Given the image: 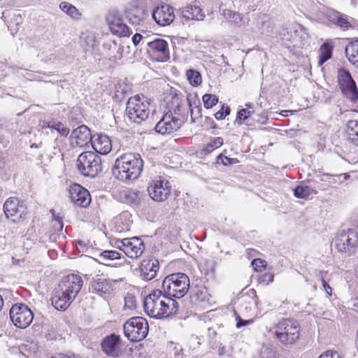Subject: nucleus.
<instances>
[{"label": "nucleus", "mask_w": 358, "mask_h": 358, "mask_svg": "<svg viewBox=\"0 0 358 358\" xmlns=\"http://www.w3.org/2000/svg\"><path fill=\"white\" fill-rule=\"evenodd\" d=\"M168 111L157 122L155 130L161 134H169L180 128L187 107H191L187 96L181 93L171 94L166 97Z\"/></svg>", "instance_id": "obj_1"}, {"label": "nucleus", "mask_w": 358, "mask_h": 358, "mask_svg": "<svg viewBox=\"0 0 358 358\" xmlns=\"http://www.w3.org/2000/svg\"><path fill=\"white\" fill-rule=\"evenodd\" d=\"M143 168V162L140 154L128 152L116 159L112 173L118 180L130 183L140 176Z\"/></svg>", "instance_id": "obj_2"}, {"label": "nucleus", "mask_w": 358, "mask_h": 358, "mask_svg": "<svg viewBox=\"0 0 358 358\" xmlns=\"http://www.w3.org/2000/svg\"><path fill=\"white\" fill-rule=\"evenodd\" d=\"M145 313L153 318L167 317L176 314L178 310V303L170 298L159 289L154 290L144 299Z\"/></svg>", "instance_id": "obj_3"}, {"label": "nucleus", "mask_w": 358, "mask_h": 358, "mask_svg": "<svg viewBox=\"0 0 358 358\" xmlns=\"http://www.w3.org/2000/svg\"><path fill=\"white\" fill-rule=\"evenodd\" d=\"M151 110L150 99L143 94L130 97L127 103L126 115L131 122L141 123L148 119Z\"/></svg>", "instance_id": "obj_4"}, {"label": "nucleus", "mask_w": 358, "mask_h": 358, "mask_svg": "<svg viewBox=\"0 0 358 358\" xmlns=\"http://www.w3.org/2000/svg\"><path fill=\"white\" fill-rule=\"evenodd\" d=\"M162 287L170 298H182L189 289V277L183 273H172L164 278Z\"/></svg>", "instance_id": "obj_5"}, {"label": "nucleus", "mask_w": 358, "mask_h": 358, "mask_svg": "<svg viewBox=\"0 0 358 358\" xmlns=\"http://www.w3.org/2000/svg\"><path fill=\"white\" fill-rule=\"evenodd\" d=\"M275 334L281 344L291 345L299 339L300 326L295 320L282 319L275 327Z\"/></svg>", "instance_id": "obj_6"}, {"label": "nucleus", "mask_w": 358, "mask_h": 358, "mask_svg": "<svg viewBox=\"0 0 358 358\" xmlns=\"http://www.w3.org/2000/svg\"><path fill=\"white\" fill-rule=\"evenodd\" d=\"M77 167L83 176L94 178L102 170L101 160L93 152H84L78 157Z\"/></svg>", "instance_id": "obj_7"}, {"label": "nucleus", "mask_w": 358, "mask_h": 358, "mask_svg": "<svg viewBox=\"0 0 358 358\" xmlns=\"http://www.w3.org/2000/svg\"><path fill=\"white\" fill-rule=\"evenodd\" d=\"M123 329L124 336L129 341L138 342L146 337L149 331V325L144 317H134L124 323Z\"/></svg>", "instance_id": "obj_8"}, {"label": "nucleus", "mask_w": 358, "mask_h": 358, "mask_svg": "<svg viewBox=\"0 0 358 358\" xmlns=\"http://www.w3.org/2000/svg\"><path fill=\"white\" fill-rule=\"evenodd\" d=\"M333 243L337 250L345 256L353 255L358 245V234L354 229L339 231Z\"/></svg>", "instance_id": "obj_9"}, {"label": "nucleus", "mask_w": 358, "mask_h": 358, "mask_svg": "<svg viewBox=\"0 0 358 358\" xmlns=\"http://www.w3.org/2000/svg\"><path fill=\"white\" fill-rule=\"evenodd\" d=\"M105 18L108 29L113 35L124 37L129 36L132 33L125 22L122 13L117 9H110Z\"/></svg>", "instance_id": "obj_10"}, {"label": "nucleus", "mask_w": 358, "mask_h": 358, "mask_svg": "<svg viewBox=\"0 0 358 358\" xmlns=\"http://www.w3.org/2000/svg\"><path fill=\"white\" fill-rule=\"evenodd\" d=\"M338 80L343 94L358 107V90L350 73L344 69L338 71Z\"/></svg>", "instance_id": "obj_11"}, {"label": "nucleus", "mask_w": 358, "mask_h": 358, "mask_svg": "<svg viewBox=\"0 0 358 358\" xmlns=\"http://www.w3.org/2000/svg\"><path fill=\"white\" fill-rule=\"evenodd\" d=\"M9 315L13 324L20 329L29 327L34 318L32 311L22 303L13 305L10 309Z\"/></svg>", "instance_id": "obj_12"}, {"label": "nucleus", "mask_w": 358, "mask_h": 358, "mask_svg": "<svg viewBox=\"0 0 358 358\" xmlns=\"http://www.w3.org/2000/svg\"><path fill=\"white\" fill-rule=\"evenodd\" d=\"M171 186L169 181L163 176L153 179L148 187L150 196L156 201H165L171 193Z\"/></svg>", "instance_id": "obj_13"}, {"label": "nucleus", "mask_w": 358, "mask_h": 358, "mask_svg": "<svg viewBox=\"0 0 358 358\" xmlns=\"http://www.w3.org/2000/svg\"><path fill=\"white\" fill-rule=\"evenodd\" d=\"M83 285V280L80 275L71 274L64 277L58 286L62 290L64 291V293L72 296V298L75 299L80 292Z\"/></svg>", "instance_id": "obj_14"}, {"label": "nucleus", "mask_w": 358, "mask_h": 358, "mask_svg": "<svg viewBox=\"0 0 358 358\" xmlns=\"http://www.w3.org/2000/svg\"><path fill=\"white\" fill-rule=\"evenodd\" d=\"M3 211L8 217H13V221L17 218H23L27 214V207L23 201L17 198H8L4 203Z\"/></svg>", "instance_id": "obj_15"}, {"label": "nucleus", "mask_w": 358, "mask_h": 358, "mask_svg": "<svg viewBox=\"0 0 358 358\" xmlns=\"http://www.w3.org/2000/svg\"><path fill=\"white\" fill-rule=\"evenodd\" d=\"M152 17L160 26L169 25L175 19L174 8L166 3L162 4L154 9Z\"/></svg>", "instance_id": "obj_16"}, {"label": "nucleus", "mask_w": 358, "mask_h": 358, "mask_svg": "<svg viewBox=\"0 0 358 358\" xmlns=\"http://www.w3.org/2000/svg\"><path fill=\"white\" fill-rule=\"evenodd\" d=\"M71 200L78 206L87 208L91 202V196L88 190L78 184L70 186Z\"/></svg>", "instance_id": "obj_17"}, {"label": "nucleus", "mask_w": 358, "mask_h": 358, "mask_svg": "<svg viewBox=\"0 0 358 358\" xmlns=\"http://www.w3.org/2000/svg\"><path fill=\"white\" fill-rule=\"evenodd\" d=\"M146 45L148 47V52L150 54L158 55L157 60L166 61L169 59V45L165 40L157 38L146 43Z\"/></svg>", "instance_id": "obj_18"}, {"label": "nucleus", "mask_w": 358, "mask_h": 358, "mask_svg": "<svg viewBox=\"0 0 358 358\" xmlns=\"http://www.w3.org/2000/svg\"><path fill=\"white\" fill-rule=\"evenodd\" d=\"M328 20L343 30L353 27V19L335 10H329L327 14Z\"/></svg>", "instance_id": "obj_19"}, {"label": "nucleus", "mask_w": 358, "mask_h": 358, "mask_svg": "<svg viewBox=\"0 0 358 358\" xmlns=\"http://www.w3.org/2000/svg\"><path fill=\"white\" fill-rule=\"evenodd\" d=\"M74 300L72 296L66 294L64 291L58 286L51 297V301L54 307L60 310H65Z\"/></svg>", "instance_id": "obj_20"}, {"label": "nucleus", "mask_w": 358, "mask_h": 358, "mask_svg": "<svg viewBox=\"0 0 358 358\" xmlns=\"http://www.w3.org/2000/svg\"><path fill=\"white\" fill-rule=\"evenodd\" d=\"M144 250V243L139 238H126V248H124V253L128 257L137 258L142 255Z\"/></svg>", "instance_id": "obj_21"}, {"label": "nucleus", "mask_w": 358, "mask_h": 358, "mask_svg": "<svg viewBox=\"0 0 358 358\" xmlns=\"http://www.w3.org/2000/svg\"><path fill=\"white\" fill-rule=\"evenodd\" d=\"M103 352L108 356L117 357L120 354V339L118 336L112 334L105 338L101 343Z\"/></svg>", "instance_id": "obj_22"}, {"label": "nucleus", "mask_w": 358, "mask_h": 358, "mask_svg": "<svg viewBox=\"0 0 358 358\" xmlns=\"http://www.w3.org/2000/svg\"><path fill=\"white\" fill-rule=\"evenodd\" d=\"M159 270V262L156 259H146L142 261L141 276L146 281L153 279Z\"/></svg>", "instance_id": "obj_23"}, {"label": "nucleus", "mask_w": 358, "mask_h": 358, "mask_svg": "<svg viewBox=\"0 0 358 358\" xmlns=\"http://www.w3.org/2000/svg\"><path fill=\"white\" fill-rule=\"evenodd\" d=\"M72 139L75 140L77 146H86L89 143H92L93 136H92L90 129L85 125H81L75 129L71 133Z\"/></svg>", "instance_id": "obj_24"}, {"label": "nucleus", "mask_w": 358, "mask_h": 358, "mask_svg": "<svg viewBox=\"0 0 358 358\" xmlns=\"http://www.w3.org/2000/svg\"><path fill=\"white\" fill-rule=\"evenodd\" d=\"M92 146L97 153L107 155L112 149L111 140L105 134H96L93 136Z\"/></svg>", "instance_id": "obj_25"}, {"label": "nucleus", "mask_w": 358, "mask_h": 358, "mask_svg": "<svg viewBox=\"0 0 358 358\" xmlns=\"http://www.w3.org/2000/svg\"><path fill=\"white\" fill-rule=\"evenodd\" d=\"M90 291L100 296L110 295L113 292L111 282L106 278L93 279L90 285Z\"/></svg>", "instance_id": "obj_26"}, {"label": "nucleus", "mask_w": 358, "mask_h": 358, "mask_svg": "<svg viewBox=\"0 0 358 358\" xmlns=\"http://www.w3.org/2000/svg\"><path fill=\"white\" fill-rule=\"evenodd\" d=\"M224 18L233 25L241 27L248 24L249 19L243 14L229 9L223 10Z\"/></svg>", "instance_id": "obj_27"}, {"label": "nucleus", "mask_w": 358, "mask_h": 358, "mask_svg": "<svg viewBox=\"0 0 358 358\" xmlns=\"http://www.w3.org/2000/svg\"><path fill=\"white\" fill-rule=\"evenodd\" d=\"M42 131H45L47 129L55 130L62 136H67L70 132V129L64 126V124L57 120H44L41 124Z\"/></svg>", "instance_id": "obj_28"}, {"label": "nucleus", "mask_w": 358, "mask_h": 358, "mask_svg": "<svg viewBox=\"0 0 358 358\" xmlns=\"http://www.w3.org/2000/svg\"><path fill=\"white\" fill-rule=\"evenodd\" d=\"M119 199L123 203L136 205L140 201L139 192L133 189H124L119 192Z\"/></svg>", "instance_id": "obj_29"}, {"label": "nucleus", "mask_w": 358, "mask_h": 358, "mask_svg": "<svg viewBox=\"0 0 358 358\" xmlns=\"http://www.w3.org/2000/svg\"><path fill=\"white\" fill-rule=\"evenodd\" d=\"M345 132L348 141L355 145H358V121L354 120L348 121Z\"/></svg>", "instance_id": "obj_30"}, {"label": "nucleus", "mask_w": 358, "mask_h": 358, "mask_svg": "<svg viewBox=\"0 0 358 358\" xmlns=\"http://www.w3.org/2000/svg\"><path fill=\"white\" fill-rule=\"evenodd\" d=\"M121 258V254L115 250H104L98 254L95 260L99 264L108 265V262Z\"/></svg>", "instance_id": "obj_31"}, {"label": "nucleus", "mask_w": 358, "mask_h": 358, "mask_svg": "<svg viewBox=\"0 0 358 358\" xmlns=\"http://www.w3.org/2000/svg\"><path fill=\"white\" fill-rule=\"evenodd\" d=\"M345 52L349 62L352 64L358 66V40L350 43L345 47Z\"/></svg>", "instance_id": "obj_32"}, {"label": "nucleus", "mask_w": 358, "mask_h": 358, "mask_svg": "<svg viewBox=\"0 0 358 358\" xmlns=\"http://www.w3.org/2000/svg\"><path fill=\"white\" fill-rule=\"evenodd\" d=\"M332 45L328 43H324L320 48L319 64L322 65L332 57Z\"/></svg>", "instance_id": "obj_33"}, {"label": "nucleus", "mask_w": 358, "mask_h": 358, "mask_svg": "<svg viewBox=\"0 0 358 358\" xmlns=\"http://www.w3.org/2000/svg\"><path fill=\"white\" fill-rule=\"evenodd\" d=\"M183 15L188 19L201 20L205 17L202 10L196 6L188 7L184 12Z\"/></svg>", "instance_id": "obj_34"}, {"label": "nucleus", "mask_w": 358, "mask_h": 358, "mask_svg": "<svg viewBox=\"0 0 358 358\" xmlns=\"http://www.w3.org/2000/svg\"><path fill=\"white\" fill-rule=\"evenodd\" d=\"M317 193L316 190L307 185H298L294 189V195L299 199H305L312 194Z\"/></svg>", "instance_id": "obj_35"}, {"label": "nucleus", "mask_w": 358, "mask_h": 358, "mask_svg": "<svg viewBox=\"0 0 358 358\" xmlns=\"http://www.w3.org/2000/svg\"><path fill=\"white\" fill-rule=\"evenodd\" d=\"M59 8L71 17L78 18L80 13L78 10L70 3L64 1L59 3Z\"/></svg>", "instance_id": "obj_36"}, {"label": "nucleus", "mask_w": 358, "mask_h": 358, "mask_svg": "<svg viewBox=\"0 0 358 358\" xmlns=\"http://www.w3.org/2000/svg\"><path fill=\"white\" fill-rule=\"evenodd\" d=\"M186 76L192 86H198L201 83L202 79L200 73L194 69H189L186 72Z\"/></svg>", "instance_id": "obj_37"}, {"label": "nucleus", "mask_w": 358, "mask_h": 358, "mask_svg": "<svg viewBox=\"0 0 358 358\" xmlns=\"http://www.w3.org/2000/svg\"><path fill=\"white\" fill-rule=\"evenodd\" d=\"M128 17L132 24L138 25L143 20L144 14L141 9L135 8L129 12Z\"/></svg>", "instance_id": "obj_38"}, {"label": "nucleus", "mask_w": 358, "mask_h": 358, "mask_svg": "<svg viewBox=\"0 0 358 358\" xmlns=\"http://www.w3.org/2000/svg\"><path fill=\"white\" fill-rule=\"evenodd\" d=\"M203 101L206 108H211L217 103L218 97L215 94H206L203 96Z\"/></svg>", "instance_id": "obj_39"}, {"label": "nucleus", "mask_w": 358, "mask_h": 358, "mask_svg": "<svg viewBox=\"0 0 358 358\" xmlns=\"http://www.w3.org/2000/svg\"><path fill=\"white\" fill-rule=\"evenodd\" d=\"M223 145V139L221 137H217L212 139L206 145L205 150L207 152H211L214 150L221 147Z\"/></svg>", "instance_id": "obj_40"}, {"label": "nucleus", "mask_w": 358, "mask_h": 358, "mask_svg": "<svg viewBox=\"0 0 358 358\" xmlns=\"http://www.w3.org/2000/svg\"><path fill=\"white\" fill-rule=\"evenodd\" d=\"M239 161L236 158H230L225 156L223 153L217 157V164H223L224 166L232 165L238 163Z\"/></svg>", "instance_id": "obj_41"}, {"label": "nucleus", "mask_w": 358, "mask_h": 358, "mask_svg": "<svg viewBox=\"0 0 358 358\" xmlns=\"http://www.w3.org/2000/svg\"><path fill=\"white\" fill-rule=\"evenodd\" d=\"M83 46L85 50H88L90 48H93L95 45V38L94 36L88 34L82 39Z\"/></svg>", "instance_id": "obj_42"}, {"label": "nucleus", "mask_w": 358, "mask_h": 358, "mask_svg": "<svg viewBox=\"0 0 358 358\" xmlns=\"http://www.w3.org/2000/svg\"><path fill=\"white\" fill-rule=\"evenodd\" d=\"M124 301L125 308H127L128 309L130 310L134 309L136 308V299L134 296H133L132 294H127V296L124 298Z\"/></svg>", "instance_id": "obj_43"}, {"label": "nucleus", "mask_w": 358, "mask_h": 358, "mask_svg": "<svg viewBox=\"0 0 358 358\" xmlns=\"http://www.w3.org/2000/svg\"><path fill=\"white\" fill-rule=\"evenodd\" d=\"M229 113L230 108L228 106L224 108V106H222V108L215 114V117L217 120H222Z\"/></svg>", "instance_id": "obj_44"}, {"label": "nucleus", "mask_w": 358, "mask_h": 358, "mask_svg": "<svg viewBox=\"0 0 358 358\" xmlns=\"http://www.w3.org/2000/svg\"><path fill=\"white\" fill-rule=\"evenodd\" d=\"M132 41L135 45H137L141 42L142 45H146V43L148 42V38L146 37H143L141 34L138 33L133 36Z\"/></svg>", "instance_id": "obj_45"}, {"label": "nucleus", "mask_w": 358, "mask_h": 358, "mask_svg": "<svg viewBox=\"0 0 358 358\" xmlns=\"http://www.w3.org/2000/svg\"><path fill=\"white\" fill-rule=\"evenodd\" d=\"M252 111L248 110L247 109L243 108L240 110L237 113L236 120L240 121H244L252 113Z\"/></svg>", "instance_id": "obj_46"}, {"label": "nucleus", "mask_w": 358, "mask_h": 358, "mask_svg": "<svg viewBox=\"0 0 358 358\" xmlns=\"http://www.w3.org/2000/svg\"><path fill=\"white\" fill-rule=\"evenodd\" d=\"M317 358H342L337 352L327 351Z\"/></svg>", "instance_id": "obj_47"}, {"label": "nucleus", "mask_w": 358, "mask_h": 358, "mask_svg": "<svg viewBox=\"0 0 358 358\" xmlns=\"http://www.w3.org/2000/svg\"><path fill=\"white\" fill-rule=\"evenodd\" d=\"M113 245L117 249L122 250L123 252H124V248H126V238L124 239H117L114 241Z\"/></svg>", "instance_id": "obj_48"}, {"label": "nucleus", "mask_w": 358, "mask_h": 358, "mask_svg": "<svg viewBox=\"0 0 358 358\" xmlns=\"http://www.w3.org/2000/svg\"><path fill=\"white\" fill-rule=\"evenodd\" d=\"M236 327L237 328H241L242 327H244V326H245L248 324H251L252 322V320H244L241 319V317L238 315L236 317Z\"/></svg>", "instance_id": "obj_49"}, {"label": "nucleus", "mask_w": 358, "mask_h": 358, "mask_svg": "<svg viewBox=\"0 0 358 358\" xmlns=\"http://www.w3.org/2000/svg\"><path fill=\"white\" fill-rule=\"evenodd\" d=\"M260 280L262 282H266L268 284L269 282H273V275L271 273H266L260 277Z\"/></svg>", "instance_id": "obj_50"}, {"label": "nucleus", "mask_w": 358, "mask_h": 358, "mask_svg": "<svg viewBox=\"0 0 358 358\" xmlns=\"http://www.w3.org/2000/svg\"><path fill=\"white\" fill-rule=\"evenodd\" d=\"M264 262H263L261 259H255L252 262V266L255 267V269L258 271L259 267H264Z\"/></svg>", "instance_id": "obj_51"}, {"label": "nucleus", "mask_w": 358, "mask_h": 358, "mask_svg": "<svg viewBox=\"0 0 358 358\" xmlns=\"http://www.w3.org/2000/svg\"><path fill=\"white\" fill-rule=\"evenodd\" d=\"M321 282L322 283V286L324 287V289L325 290L327 294L329 296H331V292H332L331 287L329 286V285L326 282V280L323 278H321Z\"/></svg>", "instance_id": "obj_52"}, {"label": "nucleus", "mask_w": 358, "mask_h": 358, "mask_svg": "<svg viewBox=\"0 0 358 358\" xmlns=\"http://www.w3.org/2000/svg\"><path fill=\"white\" fill-rule=\"evenodd\" d=\"M350 305L353 310L358 313V298L352 299Z\"/></svg>", "instance_id": "obj_53"}, {"label": "nucleus", "mask_w": 358, "mask_h": 358, "mask_svg": "<svg viewBox=\"0 0 358 358\" xmlns=\"http://www.w3.org/2000/svg\"><path fill=\"white\" fill-rule=\"evenodd\" d=\"M229 352L228 349L225 346L220 345L218 352L220 355L227 354Z\"/></svg>", "instance_id": "obj_54"}, {"label": "nucleus", "mask_w": 358, "mask_h": 358, "mask_svg": "<svg viewBox=\"0 0 358 358\" xmlns=\"http://www.w3.org/2000/svg\"><path fill=\"white\" fill-rule=\"evenodd\" d=\"M208 336L212 338H214L217 334L216 331L213 328H209L208 330Z\"/></svg>", "instance_id": "obj_55"}, {"label": "nucleus", "mask_w": 358, "mask_h": 358, "mask_svg": "<svg viewBox=\"0 0 358 358\" xmlns=\"http://www.w3.org/2000/svg\"><path fill=\"white\" fill-rule=\"evenodd\" d=\"M46 76V74L45 73H38L37 75L35 76V79L38 80H40V81H42L43 80V76Z\"/></svg>", "instance_id": "obj_56"}, {"label": "nucleus", "mask_w": 358, "mask_h": 358, "mask_svg": "<svg viewBox=\"0 0 358 358\" xmlns=\"http://www.w3.org/2000/svg\"><path fill=\"white\" fill-rule=\"evenodd\" d=\"M55 221H56L57 224L59 225V229H62L63 224H62V221L59 220V217H57V218L55 217Z\"/></svg>", "instance_id": "obj_57"}, {"label": "nucleus", "mask_w": 358, "mask_h": 358, "mask_svg": "<svg viewBox=\"0 0 358 358\" xmlns=\"http://www.w3.org/2000/svg\"><path fill=\"white\" fill-rule=\"evenodd\" d=\"M207 263H210L211 269L213 271L215 266V262L214 261H208Z\"/></svg>", "instance_id": "obj_58"}, {"label": "nucleus", "mask_w": 358, "mask_h": 358, "mask_svg": "<svg viewBox=\"0 0 358 358\" xmlns=\"http://www.w3.org/2000/svg\"><path fill=\"white\" fill-rule=\"evenodd\" d=\"M293 112L292 110H283L282 113H285V114H282V115L284 116H287V113H289L291 114H293Z\"/></svg>", "instance_id": "obj_59"}, {"label": "nucleus", "mask_w": 358, "mask_h": 358, "mask_svg": "<svg viewBox=\"0 0 358 358\" xmlns=\"http://www.w3.org/2000/svg\"><path fill=\"white\" fill-rule=\"evenodd\" d=\"M245 106L248 107V108H250L252 107V104L251 103H246Z\"/></svg>", "instance_id": "obj_60"}, {"label": "nucleus", "mask_w": 358, "mask_h": 358, "mask_svg": "<svg viewBox=\"0 0 358 358\" xmlns=\"http://www.w3.org/2000/svg\"><path fill=\"white\" fill-rule=\"evenodd\" d=\"M190 110H191V116H192V118H193V114H194L193 110H192V109H191Z\"/></svg>", "instance_id": "obj_61"}, {"label": "nucleus", "mask_w": 358, "mask_h": 358, "mask_svg": "<svg viewBox=\"0 0 358 358\" xmlns=\"http://www.w3.org/2000/svg\"><path fill=\"white\" fill-rule=\"evenodd\" d=\"M200 111H201V108H197V112H198V113H200Z\"/></svg>", "instance_id": "obj_62"}, {"label": "nucleus", "mask_w": 358, "mask_h": 358, "mask_svg": "<svg viewBox=\"0 0 358 358\" xmlns=\"http://www.w3.org/2000/svg\"><path fill=\"white\" fill-rule=\"evenodd\" d=\"M351 1H352V2H353V3H356V2H357V1H358V0H351Z\"/></svg>", "instance_id": "obj_63"}]
</instances>
